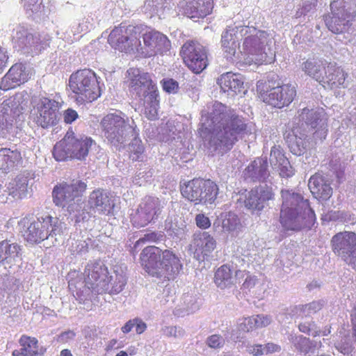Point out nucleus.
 <instances>
[{"mask_svg":"<svg viewBox=\"0 0 356 356\" xmlns=\"http://www.w3.org/2000/svg\"><path fill=\"white\" fill-rule=\"evenodd\" d=\"M78 118V113L72 108H67L63 112V120L66 124L72 123Z\"/></svg>","mask_w":356,"mask_h":356,"instance_id":"8fccbe9b","label":"nucleus"},{"mask_svg":"<svg viewBox=\"0 0 356 356\" xmlns=\"http://www.w3.org/2000/svg\"><path fill=\"white\" fill-rule=\"evenodd\" d=\"M30 118L43 129L56 125L60 120V103L54 99L39 95L31 100Z\"/></svg>","mask_w":356,"mask_h":356,"instance_id":"1a4fd4ad","label":"nucleus"},{"mask_svg":"<svg viewBox=\"0 0 356 356\" xmlns=\"http://www.w3.org/2000/svg\"><path fill=\"white\" fill-rule=\"evenodd\" d=\"M22 162L21 152L17 149L0 148V170L6 172L13 171Z\"/></svg>","mask_w":356,"mask_h":356,"instance_id":"c85d7f7f","label":"nucleus"},{"mask_svg":"<svg viewBox=\"0 0 356 356\" xmlns=\"http://www.w3.org/2000/svg\"><path fill=\"white\" fill-rule=\"evenodd\" d=\"M308 187L314 197L319 200H327L332 195L330 184L319 173H315L309 178Z\"/></svg>","mask_w":356,"mask_h":356,"instance_id":"cd10ccee","label":"nucleus"},{"mask_svg":"<svg viewBox=\"0 0 356 356\" xmlns=\"http://www.w3.org/2000/svg\"><path fill=\"white\" fill-rule=\"evenodd\" d=\"M24 2V5L27 6H31L36 4L39 0H22Z\"/></svg>","mask_w":356,"mask_h":356,"instance_id":"e2e57ef3","label":"nucleus"},{"mask_svg":"<svg viewBox=\"0 0 356 356\" xmlns=\"http://www.w3.org/2000/svg\"><path fill=\"white\" fill-rule=\"evenodd\" d=\"M249 175L259 180L265 179L268 176V164L261 159L254 160L246 168Z\"/></svg>","mask_w":356,"mask_h":356,"instance_id":"ea45409f","label":"nucleus"},{"mask_svg":"<svg viewBox=\"0 0 356 356\" xmlns=\"http://www.w3.org/2000/svg\"><path fill=\"white\" fill-rule=\"evenodd\" d=\"M21 224L26 229L23 232L24 239L31 243H39L47 239L51 234L58 232V220L50 215H45L30 222L26 218H23Z\"/></svg>","mask_w":356,"mask_h":356,"instance_id":"9b49d317","label":"nucleus"},{"mask_svg":"<svg viewBox=\"0 0 356 356\" xmlns=\"http://www.w3.org/2000/svg\"><path fill=\"white\" fill-rule=\"evenodd\" d=\"M134 327V318L127 321L124 326L122 327L121 330L124 334H127L131 331Z\"/></svg>","mask_w":356,"mask_h":356,"instance_id":"052dcab7","label":"nucleus"},{"mask_svg":"<svg viewBox=\"0 0 356 356\" xmlns=\"http://www.w3.org/2000/svg\"><path fill=\"white\" fill-rule=\"evenodd\" d=\"M184 64L194 73L200 74L208 65V54L206 48L196 40H188L180 50Z\"/></svg>","mask_w":356,"mask_h":356,"instance_id":"ddd939ff","label":"nucleus"},{"mask_svg":"<svg viewBox=\"0 0 356 356\" xmlns=\"http://www.w3.org/2000/svg\"><path fill=\"white\" fill-rule=\"evenodd\" d=\"M27 186L28 184L25 178L17 177L9 183L8 193L15 199H22L26 195Z\"/></svg>","mask_w":356,"mask_h":356,"instance_id":"58836bf2","label":"nucleus"},{"mask_svg":"<svg viewBox=\"0 0 356 356\" xmlns=\"http://www.w3.org/2000/svg\"><path fill=\"white\" fill-rule=\"evenodd\" d=\"M88 202L90 208L101 215L112 214L115 207L114 197L100 188L90 193Z\"/></svg>","mask_w":356,"mask_h":356,"instance_id":"a878e982","label":"nucleus"},{"mask_svg":"<svg viewBox=\"0 0 356 356\" xmlns=\"http://www.w3.org/2000/svg\"><path fill=\"white\" fill-rule=\"evenodd\" d=\"M144 31L143 25L120 24L115 26L108 37L109 44L120 51H129L140 45V36Z\"/></svg>","mask_w":356,"mask_h":356,"instance_id":"9d476101","label":"nucleus"},{"mask_svg":"<svg viewBox=\"0 0 356 356\" xmlns=\"http://www.w3.org/2000/svg\"><path fill=\"white\" fill-rule=\"evenodd\" d=\"M141 35L147 56L161 55L170 50V40L161 32L151 29L145 32L143 31Z\"/></svg>","mask_w":356,"mask_h":356,"instance_id":"412c9836","label":"nucleus"},{"mask_svg":"<svg viewBox=\"0 0 356 356\" xmlns=\"http://www.w3.org/2000/svg\"><path fill=\"white\" fill-rule=\"evenodd\" d=\"M86 284L99 293H106L109 285V273L107 266L100 261L88 264L85 269Z\"/></svg>","mask_w":356,"mask_h":356,"instance_id":"f3484780","label":"nucleus"},{"mask_svg":"<svg viewBox=\"0 0 356 356\" xmlns=\"http://www.w3.org/2000/svg\"><path fill=\"white\" fill-rule=\"evenodd\" d=\"M270 159L273 165H277L288 159L285 156L281 147L275 145L271 148Z\"/></svg>","mask_w":356,"mask_h":356,"instance_id":"37998d69","label":"nucleus"},{"mask_svg":"<svg viewBox=\"0 0 356 356\" xmlns=\"http://www.w3.org/2000/svg\"><path fill=\"white\" fill-rule=\"evenodd\" d=\"M33 35L29 33L28 30L22 26H17L13 30L12 41L15 47L24 49L33 42Z\"/></svg>","mask_w":356,"mask_h":356,"instance_id":"e433bc0d","label":"nucleus"},{"mask_svg":"<svg viewBox=\"0 0 356 356\" xmlns=\"http://www.w3.org/2000/svg\"><path fill=\"white\" fill-rule=\"evenodd\" d=\"M101 125L104 136L113 146L121 147L126 141L127 122L115 113H108L103 118Z\"/></svg>","mask_w":356,"mask_h":356,"instance_id":"dca6fc26","label":"nucleus"},{"mask_svg":"<svg viewBox=\"0 0 356 356\" xmlns=\"http://www.w3.org/2000/svg\"><path fill=\"white\" fill-rule=\"evenodd\" d=\"M231 111L227 109V107L220 102H216L212 106V110L210 113H207L204 117L202 116L201 127L199 128V132L201 136L204 137L208 127L212 129V133H216V130L219 129L225 119L230 115Z\"/></svg>","mask_w":356,"mask_h":356,"instance_id":"5701e85b","label":"nucleus"},{"mask_svg":"<svg viewBox=\"0 0 356 356\" xmlns=\"http://www.w3.org/2000/svg\"><path fill=\"white\" fill-rule=\"evenodd\" d=\"M232 271L228 264H223L219 267L214 274V283L218 287L225 289L231 284Z\"/></svg>","mask_w":356,"mask_h":356,"instance_id":"4c0bfd02","label":"nucleus"},{"mask_svg":"<svg viewBox=\"0 0 356 356\" xmlns=\"http://www.w3.org/2000/svg\"><path fill=\"white\" fill-rule=\"evenodd\" d=\"M250 353L254 356H259L264 353V348L261 345H254L252 346V348L250 350Z\"/></svg>","mask_w":356,"mask_h":356,"instance_id":"bf43d9fd","label":"nucleus"},{"mask_svg":"<svg viewBox=\"0 0 356 356\" xmlns=\"http://www.w3.org/2000/svg\"><path fill=\"white\" fill-rule=\"evenodd\" d=\"M198 205L212 204L219 193L218 184L210 179L202 178Z\"/></svg>","mask_w":356,"mask_h":356,"instance_id":"2f4dec72","label":"nucleus"},{"mask_svg":"<svg viewBox=\"0 0 356 356\" xmlns=\"http://www.w3.org/2000/svg\"><path fill=\"white\" fill-rule=\"evenodd\" d=\"M129 157L132 161H142L144 157L145 147L138 137H135L128 147Z\"/></svg>","mask_w":356,"mask_h":356,"instance_id":"79ce46f5","label":"nucleus"},{"mask_svg":"<svg viewBox=\"0 0 356 356\" xmlns=\"http://www.w3.org/2000/svg\"><path fill=\"white\" fill-rule=\"evenodd\" d=\"M134 326H136V332L138 334L143 333L147 328L146 324L138 318H134Z\"/></svg>","mask_w":356,"mask_h":356,"instance_id":"4d7b16f0","label":"nucleus"},{"mask_svg":"<svg viewBox=\"0 0 356 356\" xmlns=\"http://www.w3.org/2000/svg\"><path fill=\"white\" fill-rule=\"evenodd\" d=\"M354 0H334L330 3V8L348 9L350 10V6Z\"/></svg>","mask_w":356,"mask_h":356,"instance_id":"3c124183","label":"nucleus"},{"mask_svg":"<svg viewBox=\"0 0 356 356\" xmlns=\"http://www.w3.org/2000/svg\"><path fill=\"white\" fill-rule=\"evenodd\" d=\"M307 124H310L314 129L319 125V128L314 133L316 140L322 141L327 136V124L321 118L320 113L307 108H302L293 126L284 134V140L291 152L295 155L300 156L306 149Z\"/></svg>","mask_w":356,"mask_h":356,"instance_id":"39448f33","label":"nucleus"},{"mask_svg":"<svg viewBox=\"0 0 356 356\" xmlns=\"http://www.w3.org/2000/svg\"><path fill=\"white\" fill-rule=\"evenodd\" d=\"M8 58V57L6 51L0 48V74L3 72L4 67H6Z\"/></svg>","mask_w":356,"mask_h":356,"instance_id":"13d9d810","label":"nucleus"},{"mask_svg":"<svg viewBox=\"0 0 356 356\" xmlns=\"http://www.w3.org/2000/svg\"><path fill=\"white\" fill-rule=\"evenodd\" d=\"M29 101V95L25 90L16 93L13 97V102L17 108L23 109L27 106Z\"/></svg>","mask_w":356,"mask_h":356,"instance_id":"49530a36","label":"nucleus"},{"mask_svg":"<svg viewBox=\"0 0 356 356\" xmlns=\"http://www.w3.org/2000/svg\"><path fill=\"white\" fill-rule=\"evenodd\" d=\"M238 35L243 37L241 53L257 65H267L275 60V54L270 47L268 33L248 26L227 29L222 35L221 43L226 56H234L238 47Z\"/></svg>","mask_w":356,"mask_h":356,"instance_id":"f257e3e1","label":"nucleus"},{"mask_svg":"<svg viewBox=\"0 0 356 356\" xmlns=\"http://www.w3.org/2000/svg\"><path fill=\"white\" fill-rule=\"evenodd\" d=\"M161 201L158 197H145L134 212L131 214L132 225L141 228L155 222L161 214Z\"/></svg>","mask_w":356,"mask_h":356,"instance_id":"4468645a","label":"nucleus"},{"mask_svg":"<svg viewBox=\"0 0 356 356\" xmlns=\"http://www.w3.org/2000/svg\"><path fill=\"white\" fill-rule=\"evenodd\" d=\"M216 229L220 227V232L229 233L234 232L241 227L240 219L232 211L220 213L213 223Z\"/></svg>","mask_w":356,"mask_h":356,"instance_id":"473e14b6","label":"nucleus"},{"mask_svg":"<svg viewBox=\"0 0 356 356\" xmlns=\"http://www.w3.org/2000/svg\"><path fill=\"white\" fill-rule=\"evenodd\" d=\"M19 348L13 351V356H39V341L36 337L22 334L19 341Z\"/></svg>","mask_w":356,"mask_h":356,"instance_id":"c756f323","label":"nucleus"},{"mask_svg":"<svg viewBox=\"0 0 356 356\" xmlns=\"http://www.w3.org/2000/svg\"><path fill=\"white\" fill-rule=\"evenodd\" d=\"M257 90L262 102L279 108L288 106L296 96V89L291 84L270 88L266 83H260L257 86Z\"/></svg>","mask_w":356,"mask_h":356,"instance_id":"f8f14e48","label":"nucleus"},{"mask_svg":"<svg viewBox=\"0 0 356 356\" xmlns=\"http://www.w3.org/2000/svg\"><path fill=\"white\" fill-rule=\"evenodd\" d=\"M157 234L155 232H152L145 234L143 237L140 238L136 242V245L144 244L147 242H156L158 241Z\"/></svg>","mask_w":356,"mask_h":356,"instance_id":"603ef678","label":"nucleus"},{"mask_svg":"<svg viewBox=\"0 0 356 356\" xmlns=\"http://www.w3.org/2000/svg\"><path fill=\"white\" fill-rule=\"evenodd\" d=\"M280 346L273 343H268L264 347V352L267 355L280 352Z\"/></svg>","mask_w":356,"mask_h":356,"instance_id":"6e6d98bb","label":"nucleus"},{"mask_svg":"<svg viewBox=\"0 0 356 356\" xmlns=\"http://www.w3.org/2000/svg\"><path fill=\"white\" fill-rule=\"evenodd\" d=\"M279 174L282 177L289 178L291 177L295 174V170L291 165L289 159L284 160V162L276 165Z\"/></svg>","mask_w":356,"mask_h":356,"instance_id":"c03bdc74","label":"nucleus"},{"mask_svg":"<svg viewBox=\"0 0 356 356\" xmlns=\"http://www.w3.org/2000/svg\"><path fill=\"white\" fill-rule=\"evenodd\" d=\"M330 243L334 253L349 264L356 254V234L351 232H339L332 236Z\"/></svg>","mask_w":356,"mask_h":356,"instance_id":"a211bd4d","label":"nucleus"},{"mask_svg":"<svg viewBox=\"0 0 356 356\" xmlns=\"http://www.w3.org/2000/svg\"><path fill=\"white\" fill-rule=\"evenodd\" d=\"M348 73L335 62L327 61L319 81L325 89L337 90L346 88Z\"/></svg>","mask_w":356,"mask_h":356,"instance_id":"6ab92c4d","label":"nucleus"},{"mask_svg":"<svg viewBox=\"0 0 356 356\" xmlns=\"http://www.w3.org/2000/svg\"><path fill=\"white\" fill-rule=\"evenodd\" d=\"M327 63L325 60L308 58L302 63L301 68L305 74L319 82Z\"/></svg>","mask_w":356,"mask_h":356,"instance_id":"f704fd0d","label":"nucleus"},{"mask_svg":"<svg viewBox=\"0 0 356 356\" xmlns=\"http://www.w3.org/2000/svg\"><path fill=\"white\" fill-rule=\"evenodd\" d=\"M275 193L271 186L259 185L250 190L244 201L245 207L252 213L261 212L267 202L273 200Z\"/></svg>","mask_w":356,"mask_h":356,"instance_id":"4be33fe9","label":"nucleus"},{"mask_svg":"<svg viewBox=\"0 0 356 356\" xmlns=\"http://www.w3.org/2000/svg\"><path fill=\"white\" fill-rule=\"evenodd\" d=\"M60 356H73L69 349H63L60 351Z\"/></svg>","mask_w":356,"mask_h":356,"instance_id":"0e129e2a","label":"nucleus"},{"mask_svg":"<svg viewBox=\"0 0 356 356\" xmlns=\"http://www.w3.org/2000/svg\"><path fill=\"white\" fill-rule=\"evenodd\" d=\"M331 12L323 17L327 28L334 34L348 32L354 19L348 9L330 8Z\"/></svg>","mask_w":356,"mask_h":356,"instance_id":"aec40b11","label":"nucleus"},{"mask_svg":"<svg viewBox=\"0 0 356 356\" xmlns=\"http://www.w3.org/2000/svg\"><path fill=\"white\" fill-rule=\"evenodd\" d=\"M216 245L217 243L214 237L209 232H203L194 235L190 249L197 260L204 261L211 256Z\"/></svg>","mask_w":356,"mask_h":356,"instance_id":"b1692460","label":"nucleus"},{"mask_svg":"<svg viewBox=\"0 0 356 356\" xmlns=\"http://www.w3.org/2000/svg\"><path fill=\"white\" fill-rule=\"evenodd\" d=\"M139 260L145 273L163 282L174 280L183 268L180 258L172 250L155 245L143 248Z\"/></svg>","mask_w":356,"mask_h":356,"instance_id":"20e7f679","label":"nucleus"},{"mask_svg":"<svg viewBox=\"0 0 356 356\" xmlns=\"http://www.w3.org/2000/svg\"><path fill=\"white\" fill-rule=\"evenodd\" d=\"M170 0H154V1L158 4L161 5L162 6H165V3H168V1H170Z\"/></svg>","mask_w":356,"mask_h":356,"instance_id":"69168bd1","label":"nucleus"},{"mask_svg":"<svg viewBox=\"0 0 356 356\" xmlns=\"http://www.w3.org/2000/svg\"><path fill=\"white\" fill-rule=\"evenodd\" d=\"M86 188L87 184L81 180L73 179L70 184L58 183L52 191L53 202L57 207L64 208L75 198L81 197Z\"/></svg>","mask_w":356,"mask_h":356,"instance_id":"2eb2a0df","label":"nucleus"},{"mask_svg":"<svg viewBox=\"0 0 356 356\" xmlns=\"http://www.w3.org/2000/svg\"><path fill=\"white\" fill-rule=\"evenodd\" d=\"M207 343L210 348H219L223 346L224 339L218 334H213L207 339Z\"/></svg>","mask_w":356,"mask_h":356,"instance_id":"09e8293b","label":"nucleus"},{"mask_svg":"<svg viewBox=\"0 0 356 356\" xmlns=\"http://www.w3.org/2000/svg\"><path fill=\"white\" fill-rule=\"evenodd\" d=\"M225 92L241 93L243 89V80L240 74L232 72L222 74L217 81Z\"/></svg>","mask_w":356,"mask_h":356,"instance_id":"7c9ffc66","label":"nucleus"},{"mask_svg":"<svg viewBox=\"0 0 356 356\" xmlns=\"http://www.w3.org/2000/svg\"><path fill=\"white\" fill-rule=\"evenodd\" d=\"M163 90L168 93H177L179 90V83L171 78L163 79L161 81Z\"/></svg>","mask_w":356,"mask_h":356,"instance_id":"a18cd8bd","label":"nucleus"},{"mask_svg":"<svg viewBox=\"0 0 356 356\" xmlns=\"http://www.w3.org/2000/svg\"><path fill=\"white\" fill-rule=\"evenodd\" d=\"M195 220L196 225L202 229H208L211 226L209 218L203 213L197 214Z\"/></svg>","mask_w":356,"mask_h":356,"instance_id":"de8ad7c7","label":"nucleus"},{"mask_svg":"<svg viewBox=\"0 0 356 356\" xmlns=\"http://www.w3.org/2000/svg\"><path fill=\"white\" fill-rule=\"evenodd\" d=\"M22 260V248L18 243H10L6 240L0 242V264H3L5 268L19 266Z\"/></svg>","mask_w":356,"mask_h":356,"instance_id":"bb28decb","label":"nucleus"},{"mask_svg":"<svg viewBox=\"0 0 356 356\" xmlns=\"http://www.w3.org/2000/svg\"><path fill=\"white\" fill-rule=\"evenodd\" d=\"M280 194V222L284 229L298 232L305 228L310 229L315 222L316 216L309 200L291 189H282Z\"/></svg>","mask_w":356,"mask_h":356,"instance_id":"7ed1b4c3","label":"nucleus"},{"mask_svg":"<svg viewBox=\"0 0 356 356\" xmlns=\"http://www.w3.org/2000/svg\"><path fill=\"white\" fill-rule=\"evenodd\" d=\"M312 324L310 323H300L298 326L299 330L300 332L306 333L307 334H312L313 336H315L313 333L312 334V328H311Z\"/></svg>","mask_w":356,"mask_h":356,"instance_id":"680f3d73","label":"nucleus"},{"mask_svg":"<svg viewBox=\"0 0 356 356\" xmlns=\"http://www.w3.org/2000/svg\"><path fill=\"white\" fill-rule=\"evenodd\" d=\"M202 177H195L180 184V193L188 202L198 205Z\"/></svg>","mask_w":356,"mask_h":356,"instance_id":"72a5a7b5","label":"nucleus"},{"mask_svg":"<svg viewBox=\"0 0 356 356\" xmlns=\"http://www.w3.org/2000/svg\"><path fill=\"white\" fill-rule=\"evenodd\" d=\"M95 144L91 137L76 135L72 129H69L64 137L55 144L52 154L58 161H85Z\"/></svg>","mask_w":356,"mask_h":356,"instance_id":"0eeeda50","label":"nucleus"},{"mask_svg":"<svg viewBox=\"0 0 356 356\" xmlns=\"http://www.w3.org/2000/svg\"><path fill=\"white\" fill-rule=\"evenodd\" d=\"M350 265H352L353 268L356 270V254L355 257L350 261Z\"/></svg>","mask_w":356,"mask_h":356,"instance_id":"338daca9","label":"nucleus"},{"mask_svg":"<svg viewBox=\"0 0 356 356\" xmlns=\"http://www.w3.org/2000/svg\"><path fill=\"white\" fill-rule=\"evenodd\" d=\"M76 334L73 330H67L63 332L58 335V341L62 343H67L70 340L73 339Z\"/></svg>","mask_w":356,"mask_h":356,"instance_id":"5fc2aeb1","label":"nucleus"},{"mask_svg":"<svg viewBox=\"0 0 356 356\" xmlns=\"http://www.w3.org/2000/svg\"><path fill=\"white\" fill-rule=\"evenodd\" d=\"M109 285L108 286V292L110 294H117L121 292L127 284V278L123 273L114 271L113 275L108 277Z\"/></svg>","mask_w":356,"mask_h":356,"instance_id":"a19ab883","label":"nucleus"},{"mask_svg":"<svg viewBox=\"0 0 356 356\" xmlns=\"http://www.w3.org/2000/svg\"><path fill=\"white\" fill-rule=\"evenodd\" d=\"M129 92L135 110L144 109L150 120L157 118L159 108V91L148 72L131 67L127 71Z\"/></svg>","mask_w":356,"mask_h":356,"instance_id":"f03ea898","label":"nucleus"},{"mask_svg":"<svg viewBox=\"0 0 356 356\" xmlns=\"http://www.w3.org/2000/svg\"><path fill=\"white\" fill-rule=\"evenodd\" d=\"M31 78V73L26 65L17 63L12 65L8 72L2 78L0 89L7 91L27 82Z\"/></svg>","mask_w":356,"mask_h":356,"instance_id":"393cba45","label":"nucleus"},{"mask_svg":"<svg viewBox=\"0 0 356 356\" xmlns=\"http://www.w3.org/2000/svg\"><path fill=\"white\" fill-rule=\"evenodd\" d=\"M248 126L245 118L231 113L225 119L222 127L211 133L209 148L211 152L222 155L231 150L238 141V136L247 134Z\"/></svg>","mask_w":356,"mask_h":356,"instance_id":"423d86ee","label":"nucleus"},{"mask_svg":"<svg viewBox=\"0 0 356 356\" xmlns=\"http://www.w3.org/2000/svg\"><path fill=\"white\" fill-rule=\"evenodd\" d=\"M115 356H128V354L126 351L121 350Z\"/></svg>","mask_w":356,"mask_h":356,"instance_id":"774afa93","label":"nucleus"},{"mask_svg":"<svg viewBox=\"0 0 356 356\" xmlns=\"http://www.w3.org/2000/svg\"><path fill=\"white\" fill-rule=\"evenodd\" d=\"M69 86L77 104H83L97 100L102 89L96 73L88 68L78 70L69 78Z\"/></svg>","mask_w":356,"mask_h":356,"instance_id":"6e6552de","label":"nucleus"},{"mask_svg":"<svg viewBox=\"0 0 356 356\" xmlns=\"http://www.w3.org/2000/svg\"><path fill=\"white\" fill-rule=\"evenodd\" d=\"M270 323V318L269 317L257 315L245 318L243 321L239 324V329L243 332H248L257 328L266 327Z\"/></svg>","mask_w":356,"mask_h":356,"instance_id":"c9c22d12","label":"nucleus"},{"mask_svg":"<svg viewBox=\"0 0 356 356\" xmlns=\"http://www.w3.org/2000/svg\"><path fill=\"white\" fill-rule=\"evenodd\" d=\"M321 308L322 305L319 302H312L302 306V310L309 313H316Z\"/></svg>","mask_w":356,"mask_h":356,"instance_id":"864d4df0","label":"nucleus"}]
</instances>
